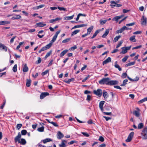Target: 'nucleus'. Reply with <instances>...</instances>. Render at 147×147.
Masks as SVG:
<instances>
[{"mask_svg": "<svg viewBox=\"0 0 147 147\" xmlns=\"http://www.w3.org/2000/svg\"><path fill=\"white\" fill-rule=\"evenodd\" d=\"M57 37L54 35L52 39L51 40V42L53 43L56 40Z\"/></svg>", "mask_w": 147, "mask_h": 147, "instance_id": "obj_44", "label": "nucleus"}, {"mask_svg": "<svg viewBox=\"0 0 147 147\" xmlns=\"http://www.w3.org/2000/svg\"><path fill=\"white\" fill-rule=\"evenodd\" d=\"M128 56H125L122 60L123 62H125L127 59Z\"/></svg>", "mask_w": 147, "mask_h": 147, "instance_id": "obj_53", "label": "nucleus"}, {"mask_svg": "<svg viewBox=\"0 0 147 147\" xmlns=\"http://www.w3.org/2000/svg\"><path fill=\"white\" fill-rule=\"evenodd\" d=\"M128 82V80H124L123 84L121 85V86H124L125 85H126Z\"/></svg>", "mask_w": 147, "mask_h": 147, "instance_id": "obj_48", "label": "nucleus"}, {"mask_svg": "<svg viewBox=\"0 0 147 147\" xmlns=\"http://www.w3.org/2000/svg\"><path fill=\"white\" fill-rule=\"evenodd\" d=\"M110 79L108 78H103L99 81L98 83L100 84H106L108 85Z\"/></svg>", "mask_w": 147, "mask_h": 147, "instance_id": "obj_1", "label": "nucleus"}, {"mask_svg": "<svg viewBox=\"0 0 147 147\" xmlns=\"http://www.w3.org/2000/svg\"><path fill=\"white\" fill-rule=\"evenodd\" d=\"M103 96L105 100L107 99L109 97V95L108 93L106 92L105 91H104L103 92Z\"/></svg>", "mask_w": 147, "mask_h": 147, "instance_id": "obj_15", "label": "nucleus"}, {"mask_svg": "<svg viewBox=\"0 0 147 147\" xmlns=\"http://www.w3.org/2000/svg\"><path fill=\"white\" fill-rule=\"evenodd\" d=\"M124 16L123 15H122L120 16H117L115 17L114 18L112 19V20L113 21L115 20L117 21V22H118V20L121 18L122 17Z\"/></svg>", "mask_w": 147, "mask_h": 147, "instance_id": "obj_16", "label": "nucleus"}, {"mask_svg": "<svg viewBox=\"0 0 147 147\" xmlns=\"http://www.w3.org/2000/svg\"><path fill=\"white\" fill-rule=\"evenodd\" d=\"M74 16V15L70 16H67L66 17L64 18V20H71L73 18Z\"/></svg>", "mask_w": 147, "mask_h": 147, "instance_id": "obj_22", "label": "nucleus"}, {"mask_svg": "<svg viewBox=\"0 0 147 147\" xmlns=\"http://www.w3.org/2000/svg\"><path fill=\"white\" fill-rule=\"evenodd\" d=\"M49 94L47 92H42L40 95V98L43 99L47 96L49 95Z\"/></svg>", "mask_w": 147, "mask_h": 147, "instance_id": "obj_8", "label": "nucleus"}, {"mask_svg": "<svg viewBox=\"0 0 147 147\" xmlns=\"http://www.w3.org/2000/svg\"><path fill=\"white\" fill-rule=\"evenodd\" d=\"M111 61V58L109 57L103 62L102 64L104 65Z\"/></svg>", "mask_w": 147, "mask_h": 147, "instance_id": "obj_14", "label": "nucleus"}, {"mask_svg": "<svg viewBox=\"0 0 147 147\" xmlns=\"http://www.w3.org/2000/svg\"><path fill=\"white\" fill-rule=\"evenodd\" d=\"M92 99V98L91 96L88 95L87 96V98L86 100L89 102Z\"/></svg>", "mask_w": 147, "mask_h": 147, "instance_id": "obj_51", "label": "nucleus"}, {"mask_svg": "<svg viewBox=\"0 0 147 147\" xmlns=\"http://www.w3.org/2000/svg\"><path fill=\"white\" fill-rule=\"evenodd\" d=\"M36 25L37 26L40 27H43L46 25L45 24H43L42 22H40L36 24Z\"/></svg>", "mask_w": 147, "mask_h": 147, "instance_id": "obj_20", "label": "nucleus"}, {"mask_svg": "<svg viewBox=\"0 0 147 147\" xmlns=\"http://www.w3.org/2000/svg\"><path fill=\"white\" fill-rule=\"evenodd\" d=\"M142 47V45H140L139 46H137L135 47H133L132 48V49H139Z\"/></svg>", "mask_w": 147, "mask_h": 147, "instance_id": "obj_62", "label": "nucleus"}, {"mask_svg": "<svg viewBox=\"0 0 147 147\" xmlns=\"http://www.w3.org/2000/svg\"><path fill=\"white\" fill-rule=\"evenodd\" d=\"M22 124H18L16 125L17 128L19 130L22 127Z\"/></svg>", "mask_w": 147, "mask_h": 147, "instance_id": "obj_52", "label": "nucleus"}, {"mask_svg": "<svg viewBox=\"0 0 147 147\" xmlns=\"http://www.w3.org/2000/svg\"><path fill=\"white\" fill-rule=\"evenodd\" d=\"M135 24L134 22H133L129 24H126V26H132Z\"/></svg>", "mask_w": 147, "mask_h": 147, "instance_id": "obj_60", "label": "nucleus"}, {"mask_svg": "<svg viewBox=\"0 0 147 147\" xmlns=\"http://www.w3.org/2000/svg\"><path fill=\"white\" fill-rule=\"evenodd\" d=\"M28 68L26 64H25L23 68V71L24 72H26L28 71Z\"/></svg>", "mask_w": 147, "mask_h": 147, "instance_id": "obj_21", "label": "nucleus"}, {"mask_svg": "<svg viewBox=\"0 0 147 147\" xmlns=\"http://www.w3.org/2000/svg\"><path fill=\"white\" fill-rule=\"evenodd\" d=\"M107 21V20H100V24L101 25L104 24Z\"/></svg>", "mask_w": 147, "mask_h": 147, "instance_id": "obj_46", "label": "nucleus"}, {"mask_svg": "<svg viewBox=\"0 0 147 147\" xmlns=\"http://www.w3.org/2000/svg\"><path fill=\"white\" fill-rule=\"evenodd\" d=\"M135 36H132L130 38L129 40L131 41H132L134 42H135L136 41V40L135 39Z\"/></svg>", "mask_w": 147, "mask_h": 147, "instance_id": "obj_29", "label": "nucleus"}, {"mask_svg": "<svg viewBox=\"0 0 147 147\" xmlns=\"http://www.w3.org/2000/svg\"><path fill=\"white\" fill-rule=\"evenodd\" d=\"M10 24V22L7 21H0V25H4L6 24Z\"/></svg>", "mask_w": 147, "mask_h": 147, "instance_id": "obj_17", "label": "nucleus"}, {"mask_svg": "<svg viewBox=\"0 0 147 147\" xmlns=\"http://www.w3.org/2000/svg\"><path fill=\"white\" fill-rule=\"evenodd\" d=\"M24 43V42H20V43H19V45H18L17 47V48H16V49H18L20 47V46L23 44V43Z\"/></svg>", "mask_w": 147, "mask_h": 147, "instance_id": "obj_56", "label": "nucleus"}, {"mask_svg": "<svg viewBox=\"0 0 147 147\" xmlns=\"http://www.w3.org/2000/svg\"><path fill=\"white\" fill-rule=\"evenodd\" d=\"M105 102V101H101L99 103V107L102 112H103L104 111L103 106Z\"/></svg>", "mask_w": 147, "mask_h": 147, "instance_id": "obj_10", "label": "nucleus"}, {"mask_svg": "<svg viewBox=\"0 0 147 147\" xmlns=\"http://www.w3.org/2000/svg\"><path fill=\"white\" fill-rule=\"evenodd\" d=\"M117 63V61L115 62L114 65L115 67L116 68H117L119 71H121V69Z\"/></svg>", "mask_w": 147, "mask_h": 147, "instance_id": "obj_19", "label": "nucleus"}, {"mask_svg": "<svg viewBox=\"0 0 147 147\" xmlns=\"http://www.w3.org/2000/svg\"><path fill=\"white\" fill-rule=\"evenodd\" d=\"M19 143L23 145H24L26 144V142L24 139L22 138L21 139V140L19 141Z\"/></svg>", "mask_w": 147, "mask_h": 147, "instance_id": "obj_34", "label": "nucleus"}, {"mask_svg": "<svg viewBox=\"0 0 147 147\" xmlns=\"http://www.w3.org/2000/svg\"><path fill=\"white\" fill-rule=\"evenodd\" d=\"M122 51L120 53L125 54L127 52V51L125 47H123L121 48Z\"/></svg>", "mask_w": 147, "mask_h": 147, "instance_id": "obj_27", "label": "nucleus"}, {"mask_svg": "<svg viewBox=\"0 0 147 147\" xmlns=\"http://www.w3.org/2000/svg\"><path fill=\"white\" fill-rule=\"evenodd\" d=\"M74 80V78H71L70 79H69L65 81V82L67 84H69L71 81H73Z\"/></svg>", "mask_w": 147, "mask_h": 147, "instance_id": "obj_40", "label": "nucleus"}, {"mask_svg": "<svg viewBox=\"0 0 147 147\" xmlns=\"http://www.w3.org/2000/svg\"><path fill=\"white\" fill-rule=\"evenodd\" d=\"M141 135L143 139H147V127L144 128L141 133Z\"/></svg>", "mask_w": 147, "mask_h": 147, "instance_id": "obj_2", "label": "nucleus"}, {"mask_svg": "<svg viewBox=\"0 0 147 147\" xmlns=\"http://www.w3.org/2000/svg\"><path fill=\"white\" fill-rule=\"evenodd\" d=\"M27 132L26 130L25 129L22 130L21 131V134L23 135H26Z\"/></svg>", "mask_w": 147, "mask_h": 147, "instance_id": "obj_50", "label": "nucleus"}, {"mask_svg": "<svg viewBox=\"0 0 147 147\" xmlns=\"http://www.w3.org/2000/svg\"><path fill=\"white\" fill-rule=\"evenodd\" d=\"M51 141H52V140L50 138H46L43 140V142L44 143Z\"/></svg>", "mask_w": 147, "mask_h": 147, "instance_id": "obj_30", "label": "nucleus"}, {"mask_svg": "<svg viewBox=\"0 0 147 147\" xmlns=\"http://www.w3.org/2000/svg\"><path fill=\"white\" fill-rule=\"evenodd\" d=\"M109 29H107L105 33L102 36V37L103 38H105L107 35L109 33Z\"/></svg>", "mask_w": 147, "mask_h": 147, "instance_id": "obj_18", "label": "nucleus"}, {"mask_svg": "<svg viewBox=\"0 0 147 147\" xmlns=\"http://www.w3.org/2000/svg\"><path fill=\"white\" fill-rule=\"evenodd\" d=\"M117 1L115 2L114 1H111L110 2L111 5V6L112 8H113L116 6V4L117 3Z\"/></svg>", "mask_w": 147, "mask_h": 147, "instance_id": "obj_26", "label": "nucleus"}, {"mask_svg": "<svg viewBox=\"0 0 147 147\" xmlns=\"http://www.w3.org/2000/svg\"><path fill=\"white\" fill-rule=\"evenodd\" d=\"M57 8L60 11H66V9L64 7H60L59 6H58L57 7Z\"/></svg>", "mask_w": 147, "mask_h": 147, "instance_id": "obj_45", "label": "nucleus"}, {"mask_svg": "<svg viewBox=\"0 0 147 147\" xmlns=\"http://www.w3.org/2000/svg\"><path fill=\"white\" fill-rule=\"evenodd\" d=\"M143 124L142 123H140L138 125V129H141L143 127Z\"/></svg>", "mask_w": 147, "mask_h": 147, "instance_id": "obj_37", "label": "nucleus"}, {"mask_svg": "<svg viewBox=\"0 0 147 147\" xmlns=\"http://www.w3.org/2000/svg\"><path fill=\"white\" fill-rule=\"evenodd\" d=\"M134 134V132H131L127 138L125 140L126 142H129L132 140Z\"/></svg>", "mask_w": 147, "mask_h": 147, "instance_id": "obj_3", "label": "nucleus"}, {"mask_svg": "<svg viewBox=\"0 0 147 147\" xmlns=\"http://www.w3.org/2000/svg\"><path fill=\"white\" fill-rule=\"evenodd\" d=\"M62 142L61 144H59V147H66V143H67V142L65 140H62Z\"/></svg>", "mask_w": 147, "mask_h": 147, "instance_id": "obj_12", "label": "nucleus"}, {"mask_svg": "<svg viewBox=\"0 0 147 147\" xmlns=\"http://www.w3.org/2000/svg\"><path fill=\"white\" fill-rule=\"evenodd\" d=\"M22 18L21 16L19 15H15L11 18L12 20H18L21 18Z\"/></svg>", "mask_w": 147, "mask_h": 147, "instance_id": "obj_13", "label": "nucleus"}, {"mask_svg": "<svg viewBox=\"0 0 147 147\" xmlns=\"http://www.w3.org/2000/svg\"><path fill=\"white\" fill-rule=\"evenodd\" d=\"M93 26H91V27H90L88 29H87V33L89 34L91 31H92V29H93Z\"/></svg>", "mask_w": 147, "mask_h": 147, "instance_id": "obj_25", "label": "nucleus"}, {"mask_svg": "<svg viewBox=\"0 0 147 147\" xmlns=\"http://www.w3.org/2000/svg\"><path fill=\"white\" fill-rule=\"evenodd\" d=\"M50 123L52 124L54 126H56V127L58 126V124L56 123H55L53 121H51L50 122Z\"/></svg>", "mask_w": 147, "mask_h": 147, "instance_id": "obj_64", "label": "nucleus"}, {"mask_svg": "<svg viewBox=\"0 0 147 147\" xmlns=\"http://www.w3.org/2000/svg\"><path fill=\"white\" fill-rule=\"evenodd\" d=\"M81 133L86 137H88L89 136V135L86 132H81Z\"/></svg>", "mask_w": 147, "mask_h": 147, "instance_id": "obj_58", "label": "nucleus"}, {"mask_svg": "<svg viewBox=\"0 0 147 147\" xmlns=\"http://www.w3.org/2000/svg\"><path fill=\"white\" fill-rule=\"evenodd\" d=\"M13 71L14 72H16L17 71V65L16 64L15 65L13 66Z\"/></svg>", "mask_w": 147, "mask_h": 147, "instance_id": "obj_43", "label": "nucleus"}, {"mask_svg": "<svg viewBox=\"0 0 147 147\" xmlns=\"http://www.w3.org/2000/svg\"><path fill=\"white\" fill-rule=\"evenodd\" d=\"M47 49H46L45 46L43 47L41 49L39 50L38 51V53H40L42 51L46 50Z\"/></svg>", "mask_w": 147, "mask_h": 147, "instance_id": "obj_49", "label": "nucleus"}, {"mask_svg": "<svg viewBox=\"0 0 147 147\" xmlns=\"http://www.w3.org/2000/svg\"><path fill=\"white\" fill-rule=\"evenodd\" d=\"M52 53V50H50L49 52H48L45 57V58L47 59L48 57Z\"/></svg>", "mask_w": 147, "mask_h": 147, "instance_id": "obj_35", "label": "nucleus"}, {"mask_svg": "<svg viewBox=\"0 0 147 147\" xmlns=\"http://www.w3.org/2000/svg\"><path fill=\"white\" fill-rule=\"evenodd\" d=\"M99 31H100L99 30H96L93 34V36L91 37V38H94L97 35V34L99 32Z\"/></svg>", "mask_w": 147, "mask_h": 147, "instance_id": "obj_33", "label": "nucleus"}, {"mask_svg": "<svg viewBox=\"0 0 147 147\" xmlns=\"http://www.w3.org/2000/svg\"><path fill=\"white\" fill-rule=\"evenodd\" d=\"M86 26V25L84 24H81L80 25H76L74 26L73 28V29L74 28H79L80 27H82L84 26Z\"/></svg>", "mask_w": 147, "mask_h": 147, "instance_id": "obj_24", "label": "nucleus"}, {"mask_svg": "<svg viewBox=\"0 0 147 147\" xmlns=\"http://www.w3.org/2000/svg\"><path fill=\"white\" fill-rule=\"evenodd\" d=\"M49 70H47L45 71L42 72L41 73V75L42 76H45V75H46L47 74L49 73Z\"/></svg>", "mask_w": 147, "mask_h": 147, "instance_id": "obj_38", "label": "nucleus"}, {"mask_svg": "<svg viewBox=\"0 0 147 147\" xmlns=\"http://www.w3.org/2000/svg\"><path fill=\"white\" fill-rule=\"evenodd\" d=\"M52 44L51 42H50L46 46H45L46 49H49L51 47V46Z\"/></svg>", "mask_w": 147, "mask_h": 147, "instance_id": "obj_42", "label": "nucleus"}, {"mask_svg": "<svg viewBox=\"0 0 147 147\" xmlns=\"http://www.w3.org/2000/svg\"><path fill=\"white\" fill-rule=\"evenodd\" d=\"M93 93L97 96L100 97L102 95V90L100 89H98L96 90H94L93 91Z\"/></svg>", "mask_w": 147, "mask_h": 147, "instance_id": "obj_4", "label": "nucleus"}, {"mask_svg": "<svg viewBox=\"0 0 147 147\" xmlns=\"http://www.w3.org/2000/svg\"><path fill=\"white\" fill-rule=\"evenodd\" d=\"M44 127L42 126L41 127H39L37 129V130L40 132H42L44 131Z\"/></svg>", "mask_w": 147, "mask_h": 147, "instance_id": "obj_36", "label": "nucleus"}, {"mask_svg": "<svg viewBox=\"0 0 147 147\" xmlns=\"http://www.w3.org/2000/svg\"><path fill=\"white\" fill-rule=\"evenodd\" d=\"M121 37L120 36H116L114 39V42H116L117 41H118V39Z\"/></svg>", "mask_w": 147, "mask_h": 147, "instance_id": "obj_39", "label": "nucleus"}, {"mask_svg": "<svg viewBox=\"0 0 147 147\" xmlns=\"http://www.w3.org/2000/svg\"><path fill=\"white\" fill-rule=\"evenodd\" d=\"M21 135L20 132H19L17 136L14 139L15 142L16 143L18 142H19L20 139L21 138Z\"/></svg>", "mask_w": 147, "mask_h": 147, "instance_id": "obj_9", "label": "nucleus"}, {"mask_svg": "<svg viewBox=\"0 0 147 147\" xmlns=\"http://www.w3.org/2000/svg\"><path fill=\"white\" fill-rule=\"evenodd\" d=\"M137 110L133 111V114L137 117H139L140 116V110L138 108H136Z\"/></svg>", "mask_w": 147, "mask_h": 147, "instance_id": "obj_6", "label": "nucleus"}, {"mask_svg": "<svg viewBox=\"0 0 147 147\" xmlns=\"http://www.w3.org/2000/svg\"><path fill=\"white\" fill-rule=\"evenodd\" d=\"M98 140L101 142H103L104 140V139L102 136H100L98 139Z\"/></svg>", "mask_w": 147, "mask_h": 147, "instance_id": "obj_57", "label": "nucleus"}, {"mask_svg": "<svg viewBox=\"0 0 147 147\" xmlns=\"http://www.w3.org/2000/svg\"><path fill=\"white\" fill-rule=\"evenodd\" d=\"M45 6L44 5H41L37 6V9H38L44 7Z\"/></svg>", "mask_w": 147, "mask_h": 147, "instance_id": "obj_61", "label": "nucleus"}, {"mask_svg": "<svg viewBox=\"0 0 147 147\" xmlns=\"http://www.w3.org/2000/svg\"><path fill=\"white\" fill-rule=\"evenodd\" d=\"M31 80L30 79L27 80L26 86L27 87H29L30 86Z\"/></svg>", "mask_w": 147, "mask_h": 147, "instance_id": "obj_31", "label": "nucleus"}, {"mask_svg": "<svg viewBox=\"0 0 147 147\" xmlns=\"http://www.w3.org/2000/svg\"><path fill=\"white\" fill-rule=\"evenodd\" d=\"M71 38H66L65 40H63L62 42L63 43H65L66 42H68L70 40Z\"/></svg>", "mask_w": 147, "mask_h": 147, "instance_id": "obj_47", "label": "nucleus"}, {"mask_svg": "<svg viewBox=\"0 0 147 147\" xmlns=\"http://www.w3.org/2000/svg\"><path fill=\"white\" fill-rule=\"evenodd\" d=\"M57 137L58 139H61L64 137V135L60 131H59L57 134Z\"/></svg>", "mask_w": 147, "mask_h": 147, "instance_id": "obj_11", "label": "nucleus"}, {"mask_svg": "<svg viewBox=\"0 0 147 147\" xmlns=\"http://www.w3.org/2000/svg\"><path fill=\"white\" fill-rule=\"evenodd\" d=\"M135 62H132L130 63H129L127 64L125 66L127 67V66H131L132 65H133L135 64Z\"/></svg>", "mask_w": 147, "mask_h": 147, "instance_id": "obj_41", "label": "nucleus"}, {"mask_svg": "<svg viewBox=\"0 0 147 147\" xmlns=\"http://www.w3.org/2000/svg\"><path fill=\"white\" fill-rule=\"evenodd\" d=\"M141 24L142 25H146L147 23V19L144 16H142L141 19Z\"/></svg>", "mask_w": 147, "mask_h": 147, "instance_id": "obj_5", "label": "nucleus"}, {"mask_svg": "<svg viewBox=\"0 0 147 147\" xmlns=\"http://www.w3.org/2000/svg\"><path fill=\"white\" fill-rule=\"evenodd\" d=\"M77 141L75 140H72L68 143V144L71 145L73 144L74 143H77Z\"/></svg>", "mask_w": 147, "mask_h": 147, "instance_id": "obj_55", "label": "nucleus"}, {"mask_svg": "<svg viewBox=\"0 0 147 147\" xmlns=\"http://www.w3.org/2000/svg\"><path fill=\"white\" fill-rule=\"evenodd\" d=\"M124 28L123 26L120 29L117 30L116 31V32L118 33H121L122 32H123L124 30Z\"/></svg>", "mask_w": 147, "mask_h": 147, "instance_id": "obj_28", "label": "nucleus"}, {"mask_svg": "<svg viewBox=\"0 0 147 147\" xmlns=\"http://www.w3.org/2000/svg\"><path fill=\"white\" fill-rule=\"evenodd\" d=\"M80 30H76L73 31L71 33V36H73L76 34L77 33H78L80 32Z\"/></svg>", "mask_w": 147, "mask_h": 147, "instance_id": "obj_32", "label": "nucleus"}, {"mask_svg": "<svg viewBox=\"0 0 147 147\" xmlns=\"http://www.w3.org/2000/svg\"><path fill=\"white\" fill-rule=\"evenodd\" d=\"M123 42V40H121L118 43V44L117 46L116 47V48H118L122 44Z\"/></svg>", "mask_w": 147, "mask_h": 147, "instance_id": "obj_54", "label": "nucleus"}, {"mask_svg": "<svg viewBox=\"0 0 147 147\" xmlns=\"http://www.w3.org/2000/svg\"><path fill=\"white\" fill-rule=\"evenodd\" d=\"M118 83V82L117 80H109V85H115L117 84Z\"/></svg>", "mask_w": 147, "mask_h": 147, "instance_id": "obj_7", "label": "nucleus"}, {"mask_svg": "<svg viewBox=\"0 0 147 147\" xmlns=\"http://www.w3.org/2000/svg\"><path fill=\"white\" fill-rule=\"evenodd\" d=\"M127 75L126 73H124L122 74L121 77L122 78H124L126 77Z\"/></svg>", "mask_w": 147, "mask_h": 147, "instance_id": "obj_63", "label": "nucleus"}, {"mask_svg": "<svg viewBox=\"0 0 147 147\" xmlns=\"http://www.w3.org/2000/svg\"><path fill=\"white\" fill-rule=\"evenodd\" d=\"M16 36H14L10 40V43H12L13 42L14 40L16 38Z\"/></svg>", "mask_w": 147, "mask_h": 147, "instance_id": "obj_59", "label": "nucleus"}, {"mask_svg": "<svg viewBox=\"0 0 147 147\" xmlns=\"http://www.w3.org/2000/svg\"><path fill=\"white\" fill-rule=\"evenodd\" d=\"M68 51V50H64L59 55V56L61 57L63 56Z\"/></svg>", "mask_w": 147, "mask_h": 147, "instance_id": "obj_23", "label": "nucleus"}]
</instances>
